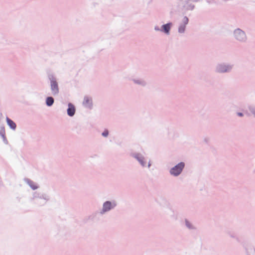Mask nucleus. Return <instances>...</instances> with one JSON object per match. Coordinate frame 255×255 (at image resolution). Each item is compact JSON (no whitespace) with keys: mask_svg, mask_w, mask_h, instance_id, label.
<instances>
[{"mask_svg":"<svg viewBox=\"0 0 255 255\" xmlns=\"http://www.w3.org/2000/svg\"><path fill=\"white\" fill-rule=\"evenodd\" d=\"M25 182L30 186L33 190H36L38 188V186L36 185L34 182L28 178L24 179Z\"/></svg>","mask_w":255,"mask_h":255,"instance_id":"11","label":"nucleus"},{"mask_svg":"<svg viewBox=\"0 0 255 255\" xmlns=\"http://www.w3.org/2000/svg\"><path fill=\"white\" fill-rule=\"evenodd\" d=\"M83 105L86 108L92 109L93 108V102L91 98L85 96L83 102Z\"/></svg>","mask_w":255,"mask_h":255,"instance_id":"6","label":"nucleus"},{"mask_svg":"<svg viewBox=\"0 0 255 255\" xmlns=\"http://www.w3.org/2000/svg\"><path fill=\"white\" fill-rule=\"evenodd\" d=\"M235 33L237 39L240 40H243L245 37L244 32L240 29L236 30Z\"/></svg>","mask_w":255,"mask_h":255,"instance_id":"8","label":"nucleus"},{"mask_svg":"<svg viewBox=\"0 0 255 255\" xmlns=\"http://www.w3.org/2000/svg\"><path fill=\"white\" fill-rule=\"evenodd\" d=\"M132 81L134 84L142 87H145L147 84L146 81L142 79H132Z\"/></svg>","mask_w":255,"mask_h":255,"instance_id":"10","label":"nucleus"},{"mask_svg":"<svg viewBox=\"0 0 255 255\" xmlns=\"http://www.w3.org/2000/svg\"><path fill=\"white\" fill-rule=\"evenodd\" d=\"M130 156L135 159L142 167L146 166V161L143 155L139 152H133L130 154Z\"/></svg>","mask_w":255,"mask_h":255,"instance_id":"4","label":"nucleus"},{"mask_svg":"<svg viewBox=\"0 0 255 255\" xmlns=\"http://www.w3.org/2000/svg\"><path fill=\"white\" fill-rule=\"evenodd\" d=\"M0 135L1 136L5 135V128L3 126L0 127Z\"/></svg>","mask_w":255,"mask_h":255,"instance_id":"15","label":"nucleus"},{"mask_svg":"<svg viewBox=\"0 0 255 255\" xmlns=\"http://www.w3.org/2000/svg\"><path fill=\"white\" fill-rule=\"evenodd\" d=\"M6 121L7 125L11 129L15 130L16 129V125L12 120L7 117L6 118Z\"/></svg>","mask_w":255,"mask_h":255,"instance_id":"9","label":"nucleus"},{"mask_svg":"<svg viewBox=\"0 0 255 255\" xmlns=\"http://www.w3.org/2000/svg\"><path fill=\"white\" fill-rule=\"evenodd\" d=\"M1 137L2 138L3 142L5 144H7L8 143V141H7V140L6 139L5 135H3L1 136Z\"/></svg>","mask_w":255,"mask_h":255,"instance_id":"18","label":"nucleus"},{"mask_svg":"<svg viewBox=\"0 0 255 255\" xmlns=\"http://www.w3.org/2000/svg\"><path fill=\"white\" fill-rule=\"evenodd\" d=\"M33 199L34 200L35 204H39V200H42V202L40 204L44 205L49 200V197L45 193L40 192H35L33 195Z\"/></svg>","mask_w":255,"mask_h":255,"instance_id":"3","label":"nucleus"},{"mask_svg":"<svg viewBox=\"0 0 255 255\" xmlns=\"http://www.w3.org/2000/svg\"><path fill=\"white\" fill-rule=\"evenodd\" d=\"M48 79L50 81L52 94L53 96L57 95L59 94V89L56 77L52 73H48Z\"/></svg>","mask_w":255,"mask_h":255,"instance_id":"1","label":"nucleus"},{"mask_svg":"<svg viewBox=\"0 0 255 255\" xmlns=\"http://www.w3.org/2000/svg\"><path fill=\"white\" fill-rule=\"evenodd\" d=\"M151 165V161H150V160H149V161H148V162L147 167H148V168H149L150 167Z\"/></svg>","mask_w":255,"mask_h":255,"instance_id":"21","label":"nucleus"},{"mask_svg":"<svg viewBox=\"0 0 255 255\" xmlns=\"http://www.w3.org/2000/svg\"><path fill=\"white\" fill-rule=\"evenodd\" d=\"M42 200H39V204H37V205H39V206H41L40 204L41 203H42Z\"/></svg>","mask_w":255,"mask_h":255,"instance_id":"22","label":"nucleus"},{"mask_svg":"<svg viewBox=\"0 0 255 255\" xmlns=\"http://www.w3.org/2000/svg\"><path fill=\"white\" fill-rule=\"evenodd\" d=\"M117 206V203L115 200L105 201L103 204L102 209L100 211V215L105 214L114 209Z\"/></svg>","mask_w":255,"mask_h":255,"instance_id":"2","label":"nucleus"},{"mask_svg":"<svg viewBox=\"0 0 255 255\" xmlns=\"http://www.w3.org/2000/svg\"><path fill=\"white\" fill-rule=\"evenodd\" d=\"M172 25V23L171 22L163 24L161 27V32H163L165 35H169Z\"/></svg>","mask_w":255,"mask_h":255,"instance_id":"5","label":"nucleus"},{"mask_svg":"<svg viewBox=\"0 0 255 255\" xmlns=\"http://www.w3.org/2000/svg\"><path fill=\"white\" fill-rule=\"evenodd\" d=\"M75 112L76 108L74 105L71 103H69L68 104V109L67 110V115L69 117H73L75 115Z\"/></svg>","mask_w":255,"mask_h":255,"instance_id":"7","label":"nucleus"},{"mask_svg":"<svg viewBox=\"0 0 255 255\" xmlns=\"http://www.w3.org/2000/svg\"><path fill=\"white\" fill-rule=\"evenodd\" d=\"M154 29L156 31H160L161 32V27H159L158 26L156 25L154 27Z\"/></svg>","mask_w":255,"mask_h":255,"instance_id":"20","label":"nucleus"},{"mask_svg":"<svg viewBox=\"0 0 255 255\" xmlns=\"http://www.w3.org/2000/svg\"><path fill=\"white\" fill-rule=\"evenodd\" d=\"M228 70L227 69H224V68L222 67V66H220L219 68V71L221 72H224L227 71Z\"/></svg>","mask_w":255,"mask_h":255,"instance_id":"19","label":"nucleus"},{"mask_svg":"<svg viewBox=\"0 0 255 255\" xmlns=\"http://www.w3.org/2000/svg\"><path fill=\"white\" fill-rule=\"evenodd\" d=\"M238 115H239V116H243V114H242V113H238Z\"/></svg>","mask_w":255,"mask_h":255,"instance_id":"23","label":"nucleus"},{"mask_svg":"<svg viewBox=\"0 0 255 255\" xmlns=\"http://www.w3.org/2000/svg\"><path fill=\"white\" fill-rule=\"evenodd\" d=\"M0 116H2V114L1 113H0Z\"/></svg>","mask_w":255,"mask_h":255,"instance_id":"24","label":"nucleus"},{"mask_svg":"<svg viewBox=\"0 0 255 255\" xmlns=\"http://www.w3.org/2000/svg\"><path fill=\"white\" fill-rule=\"evenodd\" d=\"M54 102V98L51 96L47 97L46 98L45 103L47 106L51 107L52 106Z\"/></svg>","mask_w":255,"mask_h":255,"instance_id":"12","label":"nucleus"},{"mask_svg":"<svg viewBox=\"0 0 255 255\" xmlns=\"http://www.w3.org/2000/svg\"><path fill=\"white\" fill-rule=\"evenodd\" d=\"M184 167V163L181 162L176 165V176L179 175Z\"/></svg>","mask_w":255,"mask_h":255,"instance_id":"14","label":"nucleus"},{"mask_svg":"<svg viewBox=\"0 0 255 255\" xmlns=\"http://www.w3.org/2000/svg\"><path fill=\"white\" fill-rule=\"evenodd\" d=\"M109 130L107 129H105L104 131L102 133V135L104 137H107L109 135Z\"/></svg>","mask_w":255,"mask_h":255,"instance_id":"16","label":"nucleus"},{"mask_svg":"<svg viewBox=\"0 0 255 255\" xmlns=\"http://www.w3.org/2000/svg\"><path fill=\"white\" fill-rule=\"evenodd\" d=\"M183 21L184 23V25L180 26L179 27V32H183L185 30V25L188 23V19L187 17H184L183 19Z\"/></svg>","mask_w":255,"mask_h":255,"instance_id":"13","label":"nucleus"},{"mask_svg":"<svg viewBox=\"0 0 255 255\" xmlns=\"http://www.w3.org/2000/svg\"><path fill=\"white\" fill-rule=\"evenodd\" d=\"M170 173L171 175L175 176V166L171 168L170 170Z\"/></svg>","mask_w":255,"mask_h":255,"instance_id":"17","label":"nucleus"}]
</instances>
